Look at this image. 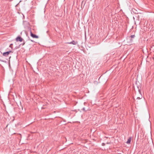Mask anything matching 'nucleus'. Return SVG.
Segmentation results:
<instances>
[{
	"mask_svg": "<svg viewBox=\"0 0 154 154\" xmlns=\"http://www.w3.org/2000/svg\"><path fill=\"white\" fill-rule=\"evenodd\" d=\"M82 109L83 110H84V111H85V108L84 107L83 108V109Z\"/></svg>",
	"mask_w": 154,
	"mask_h": 154,
	"instance_id": "6e6552de",
	"label": "nucleus"
},
{
	"mask_svg": "<svg viewBox=\"0 0 154 154\" xmlns=\"http://www.w3.org/2000/svg\"><path fill=\"white\" fill-rule=\"evenodd\" d=\"M30 35L33 38H38V37L37 35L33 34L32 32L30 33Z\"/></svg>",
	"mask_w": 154,
	"mask_h": 154,
	"instance_id": "20e7f679",
	"label": "nucleus"
},
{
	"mask_svg": "<svg viewBox=\"0 0 154 154\" xmlns=\"http://www.w3.org/2000/svg\"><path fill=\"white\" fill-rule=\"evenodd\" d=\"M105 145V144L104 143H103L102 145L103 146H104Z\"/></svg>",
	"mask_w": 154,
	"mask_h": 154,
	"instance_id": "1a4fd4ad",
	"label": "nucleus"
},
{
	"mask_svg": "<svg viewBox=\"0 0 154 154\" xmlns=\"http://www.w3.org/2000/svg\"><path fill=\"white\" fill-rule=\"evenodd\" d=\"M131 137H129L128 140L127 142H126V143L127 144H129L130 143V142H131Z\"/></svg>",
	"mask_w": 154,
	"mask_h": 154,
	"instance_id": "39448f33",
	"label": "nucleus"
},
{
	"mask_svg": "<svg viewBox=\"0 0 154 154\" xmlns=\"http://www.w3.org/2000/svg\"><path fill=\"white\" fill-rule=\"evenodd\" d=\"M23 40V38L20 36H18L16 38V40L17 42L20 41L21 42Z\"/></svg>",
	"mask_w": 154,
	"mask_h": 154,
	"instance_id": "f257e3e1",
	"label": "nucleus"
},
{
	"mask_svg": "<svg viewBox=\"0 0 154 154\" xmlns=\"http://www.w3.org/2000/svg\"><path fill=\"white\" fill-rule=\"evenodd\" d=\"M139 93H140V96L139 97H137V100H140V99H141L142 97V95H141V92H140V91L139 90Z\"/></svg>",
	"mask_w": 154,
	"mask_h": 154,
	"instance_id": "423d86ee",
	"label": "nucleus"
},
{
	"mask_svg": "<svg viewBox=\"0 0 154 154\" xmlns=\"http://www.w3.org/2000/svg\"><path fill=\"white\" fill-rule=\"evenodd\" d=\"M12 45V44H11L9 46L10 47H11V45Z\"/></svg>",
	"mask_w": 154,
	"mask_h": 154,
	"instance_id": "9d476101",
	"label": "nucleus"
},
{
	"mask_svg": "<svg viewBox=\"0 0 154 154\" xmlns=\"http://www.w3.org/2000/svg\"><path fill=\"white\" fill-rule=\"evenodd\" d=\"M0 61H2V62H4V61H3V60H0Z\"/></svg>",
	"mask_w": 154,
	"mask_h": 154,
	"instance_id": "9b49d317",
	"label": "nucleus"
},
{
	"mask_svg": "<svg viewBox=\"0 0 154 154\" xmlns=\"http://www.w3.org/2000/svg\"><path fill=\"white\" fill-rule=\"evenodd\" d=\"M66 43L68 44H72L73 45H76L77 44L78 42H75L74 41H72L70 42Z\"/></svg>",
	"mask_w": 154,
	"mask_h": 154,
	"instance_id": "7ed1b4c3",
	"label": "nucleus"
},
{
	"mask_svg": "<svg viewBox=\"0 0 154 154\" xmlns=\"http://www.w3.org/2000/svg\"><path fill=\"white\" fill-rule=\"evenodd\" d=\"M11 52V51H8L4 52L3 54V55L4 56H7V55H8L10 54V53Z\"/></svg>",
	"mask_w": 154,
	"mask_h": 154,
	"instance_id": "f03ea898",
	"label": "nucleus"
},
{
	"mask_svg": "<svg viewBox=\"0 0 154 154\" xmlns=\"http://www.w3.org/2000/svg\"><path fill=\"white\" fill-rule=\"evenodd\" d=\"M31 40V42H33V40Z\"/></svg>",
	"mask_w": 154,
	"mask_h": 154,
	"instance_id": "ddd939ff",
	"label": "nucleus"
},
{
	"mask_svg": "<svg viewBox=\"0 0 154 154\" xmlns=\"http://www.w3.org/2000/svg\"><path fill=\"white\" fill-rule=\"evenodd\" d=\"M130 37L131 38H134V37H135V36L134 35H131Z\"/></svg>",
	"mask_w": 154,
	"mask_h": 154,
	"instance_id": "0eeeda50",
	"label": "nucleus"
},
{
	"mask_svg": "<svg viewBox=\"0 0 154 154\" xmlns=\"http://www.w3.org/2000/svg\"><path fill=\"white\" fill-rule=\"evenodd\" d=\"M25 44V42H24V43H23V45Z\"/></svg>",
	"mask_w": 154,
	"mask_h": 154,
	"instance_id": "f8f14e48",
	"label": "nucleus"
}]
</instances>
